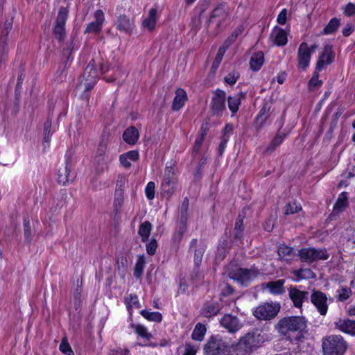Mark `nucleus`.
Wrapping results in <instances>:
<instances>
[{"label": "nucleus", "instance_id": "1", "mask_svg": "<svg viewBox=\"0 0 355 355\" xmlns=\"http://www.w3.org/2000/svg\"><path fill=\"white\" fill-rule=\"evenodd\" d=\"M306 327V320L304 317L290 316L284 317L279 320L275 328L277 331L290 340H292L291 334L296 333L295 340H299L302 336V331Z\"/></svg>", "mask_w": 355, "mask_h": 355}, {"label": "nucleus", "instance_id": "2", "mask_svg": "<svg viewBox=\"0 0 355 355\" xmlns=\"http://www.w3.org/2000/svg\"><path fill=\"white\" fill-rule=\"evenodd\" d=\"M225 272L230 279L236 281L243 286H249L251 282L261 275L259 270L254 266L250 268H241L235 262H230L227 265Z\"/></svg>", "mask_w": 355, "mask_h": 355}, {"label": "nucleus", "instance_id": "3", "mask_svg": "<svg viewBox=\"0 0 355 355\" xmlns=\"http://www.w3.org/2000/svg\"><path fill=\"white\" fill-rule=\"evenodd\" d=\"M347 349V343L340 335H330L322 340L324 355H343Z\"/></svg>", "mask_w": 355, "mask_h": 355}, {"label": "nucleus", "instance_id": "4", "mask_svg": "<svg viewBox=\"0 0 355 355\" xmlns=\"http://www.w3.org/2000/svg\"><path fill=\"white\" fill-rule=\"evenodd\" d=\"M227 348V344L220 336H211L203 347V353L204 355H223Z\"/></svg>", "mask_w": 355, "mask_h": 355}, {"label": "nucleus", "instance_id": "5", "mask_svg": "<svg viewBox=\"0 0 355 355\" xmlns=\"http://www.w3.org/2000/svg\"><path fill=\"white\" fill-rule=\"evenodd\" d=\"M281 309L278 302H266L257 306L253 314L255 318L261 320H270L274 318Z\"/></svg>", "mask_w": 355, "mask_h": 355}, {"label": "nucleus", "instance_id": "6", "mask_svg": "<svg viewBox=\"0 0 355 355\" xmlns=\"http://www.w3.org/2000/svg\"><path fill=\"white\" fill-rule=\"evenodd\" d=\"M97 79V71L95 69L94 64L90 62L85 69L83 74V80L80 82V85H83L85 88L83 95L87 101L89 99L87 92L94 87Z\"/></svg>", "mask_w": 355, "mask_h": 355}, {"label": "nucleus", "instance_id": "7", "mask_svg": "<svg viewBox=\"0 0 355 355\" xmlns=\"http://www.w3.org/2000/svg\"><path fill=\"white\" fill-rule=\"evenodd\" d=\"M298 255L302 261L309 263L318 260H327L329 258L325 249L302 248L299 250Z\"/></svg>", "mask_w": 355, "mask_h": 355}, {"label": "nucleus", "instance_id": "8", "mask_svg": "<svg viewBox=\"0 0 355 355\" xmlns=\"http://www.w3.org/2000/svg\"><path fill=\"white\" fill-rule=\"evenodd\" d=\"M69 10L66 7H60L53 27V34L57 40L62 41L65 37V24L68 18Z\"/></svg>", "mask_w": 355, "mask_h": 355}, {"label": "nucleus", "instance_id": "9", "mask_svg": "<svg viewBox=\"0 0 355 355\" xmlns=\"http://www.w3.org/2000/svg\"><path fill=\"white\" fill-rule=\"evenodd\" d=\"M226 94L224 91L216 89L211 102V111L214 115L221 116L225 110Z\"/></svg>", "mask_w": 355, "mask_h": 355}, {"label": "nucleus", "instance_id": "10", "mask_svg": "<svg viewBox=\"0 0 355 355\" xmlns=\"http://www.w3.org/2000/svg\"><path fill=\"white\" fill-rule=\"evenodd\" d=\"M229 17L230 8L225 3H222L213 10L209 22H215L217 26H220L229 19Z\"/></svg>", "mask_w": 355, "mask_h": 355}, {"label": "nucleus", "instance_id": "11", "mask_svg": "<svg viewBox=\"0 0 355 355\" xmlns=\"http://www.w3.org/2000/svg\"><path fill=\"white\" fill-rule=\"evenodd\" d=\"M310 299L320 314L325 315L328 310L327 295L320 291H313L310 295Z\"/></svg>", "mask_w": 355, "mask_h": 355}, {"label": "nucleus", "instance_id": "12", "mask_svg": "<svg viewBox=\"0 0 355 355\" xmlns=\"http://www.w3.org/2000/svg\"><path fill=\"white\" fill-rule=\"evenodd\" d=\"M12 28V19L6 20L0 35V61L2 62L8 53V35Z\"/></svg>", "mask_w": 355, "mask_h": 355}, {"label": "nucleus", "instance_id": "13", "mask_svg": "<svg viewBox=\"0 0 355 355\" xmlns=\"http://www.w3.org/2000/svg\"><path fill=\"white\" fill-rule=\"evenodd\" d=\"M288 295L293 303L294 306L301 308L304 302H308L309 293L305 291H300L296 287L291 286L288 288Z\"/></svg>", "mask_w": 355, "mask_h": 355}, {"label": "nucleus", "instance_id": "14", "mask_svg": "<svg viewBox=\"0 0 355 355\" xmlns=\"http://www.w3.org/2000/svg\"><path fill=\"white\" fill-rule=\"evenodd\" d=\"M334 58L335 54L332 46L329 44L325 45L316 63L315 68L317 71H321L326 65L331 64L334 62Z\"/></svg>", "mask_w": 355, "mask_h": 355}, {"label": "nucleus", "instance_id": "15", "mask_svg": "<svg viewBox=\"0 0 355 355\" xmlns=\"http://www.w3.org/2000/svg\"><path fill=\"white\" fill-rule=\"evenodd\" d=\"M311 57V50L309 49L307 43H301L297 51L298 67L302 70L306 69L309 65Z\"/></svg>", "mask_w": 355, "mask_h": 355}, {"label": "nucleus", "instance_id": "16", "mask_svg": "<svg viewBox=\"0 0 355 355\" xmlns=\"http://www.w3.org/2000/svg\"><path fill=\"white\" fill-rule=\"evenodd\" d=\"M222 304L216 301H206L203 303L200 313L202 316L210 318L217 315L222 309Z\"/></svg>", "mask_w": 355, "mask_h": 355}, {"label": "nucleus", "instance_id": "17", "mask_svg": "<svg viewBox=\"0 0 355 355\" xmlns=\"http://www.w3.org/2000/svg\"><path fill=\"white\" fill-rule=\"evenodd\" d=\"M94 21L89 23L85 30V33H98L101 31L102 26L105 21L104 13L101 10H97L94 12Z\"/></svg>", "mask_w": 355, "mask_h": 355}, {"label": "nucleus", "instance_id": "18", "mask_svg": "<svg viewBox=\"0 0 355 355\" xmlns=\"http://www.w3.org/2000/svg\"><path fill=\"white\" fill-rule=\"evenodd\" d=\"M176 179L174 171L172 168L166 167L164 171V180L162 182V187L164 191L171 194L174 192Z\"/></svg>", "mask_w": 355, "mask_h": 355}, {"label": "nucleus", "instance_id": "19", "mask_svg": "<svg viewBox=\"0 0 355 355\" xmlns=\"http://www.w3.org/2000/svg\"><path fill=\"white\" fill-rule=\"evenodd\" d=\"M206 245L202 242H198L196 239L191 240L189 246V250L194 252V264L196 267H199L205 253Z\"/></svg>", "mask_w": 355, "mask_h": 355}, {"label": "nucleus", "instance_id": "20", "mask_svg": "<svg viewBox=\"0 0 355 355\" xmlns=\"http://www.w3.org/2000/svg\"><path fill=\"white\" fill-rule=\"evenodd\" d=\"M220 324L230 332H236L242 327L239 320L231 314L225 315L220 320Z\"/></svg>", "mask_w": 355, "mask_h": 355}, {"label": "nucleus", "instance_id": "21", "mask_svg": "<svg viewBox=\"0 0 355 355\" xmlns=\"http://www.w3.org/2000/svg\"><path fill=\"white\" fill-rule=\"evenodd\" d=\"M115 25L116 28L127 35H130L134 28V22L125 15H120L116 22Z\"/></svg>", "mask_w": 355, "mask_h": 355}, {"label": "nucleus", "instance_id": "22", "mask_svg": "<svg viewBox=\"0 0 355 355\" xmlns=\"http://www.w3.org/2000/svg\"><path fill=\"white\" fill-rule=\"evenodd\" d=\"M334 325L338 330L352 336H355V320L348 318H340L334 322Z\"/></svg>", "mask_w": 355, "mask_h": 355}, {"label": "nucleus", "instance_id": "23", "mask_svg": "<svg viewBox=\"0 0 355 355\" xmlns=\"http://www.w3.org/2000/svg\"><path fill=\"white\" fill-rule=\"evenodd\" d=\"M258 340L254 334L248 333L242 337L239 342V347L246 352L257 347Z\"/></svg>", "mask_w": 355, "mask_h": 355}, {"label": "nucleus", "instance_id": "24", "mask_svg": "<svg viewBox=\"0 0 355 355\" xmlns=\"http://www.w3.org/2000/svg\"><path fill=\"white\" fill-rule=\"evenodd\" d=\"M187 100V95L186 92L181 88H178L175 91V96L174 97L171 108L174 111L180 110L184 105Z\"/></svg>", "mask_w": 355, "mask_h": 355}, {"label": "nucleus", "instance_id": "25", "mask_svg": "<svg viewBox=\"0 0 355 355\" xmlns=\"http://www.w3.org/2000/svg\"><path fill=\"white\" fill-rule=\"evenodd\" d=\"M71 164L70 162L69 156L67 158L66 164L64 167L60 168L58 170V182L60 184L64 185L70 180V173H71Z\"/></svg>", "mask_w": 355, "mask_h": 355}, {"label": "nucleus", "instance_id": "26", "mask_svg": "<svg viewBox=\"0 0 355 355\" xmlns=\"http://www.w3.org/2000/svg\"><path fill=\"white\" fill-rule=\"evenodd\" d=\"M187 230V218H180L177 223L176 230L173 236V241L174 243H179L183 236V234Z\"/></svg>", "mask_w": 355, "mask_h": 355}, {"label": "nucleus", "instance_id": "27", "mask_svg": "<svg viewBox=\"0 0 355 355\" xmlns=\"http://www.w3.org/2000/svg\"><path fill=\"white\" fill-rule=\"evenodd\" d=\"M139 157L137 150H130L119 156L120 164L125 168L131 166L130 161L135 162L138 160Z\"/></svg>", "mask_w": 355, "mask_h": 355}, {"label": "nucleus", "instance_id": "28", "mask_svg": "<svg viewBox=\"0 0 355 355\" xmlns=\"http://www.w3.org/2000/svg\"><path fill=\"white\" fill-rule=\"evenodd\" d=\"M139 134L137 129L134 126L128 127L123 134L124 141L129 145H135L139 139Z\"/></svg>", "mask_w": 355, "mask_h": 355}, {"label": "nucleus", "instance_id": "29", "mask_svg": "<svg viewBox=\"0 0 355 355\" xmlns=\"http://www.w3.org/2000/svg\"><path fill=\"white\" fill-rule=\"evenodd\" d=\"M272 103L271 101H265L261 110L257 116L256 120L257 122L260 123L261 126H262L268 119L269 114L272 107Z\"/></svg>", "mask_w": 355, "mask_h": 355}, {"label": "nucleus", "instance_id": "30", "mask_svg": "<svg viewBox=\"0 0 355 355\" xmlns=\"http://www.w3.org/2000/svg\"><path fill=\"white\" fill-rule=\"evenodd\" d=\"M264 62V55L262 51L254 53L250 60V69L254 71H259Z\"/></svg>", "mask_w": 355, "mask_h": 355}, {"label": "nucleus", "instance_id": "31", "mask_svg": "<svg viewBox=\"0 0 355 355\" xmlns=\"http://www.w3.org/2000/svg\"><path fill=\"white\" fill-rule=\"evenodd\" d=\"M284 279L271 281L267 283L266 287L269 289L270 293L274 295H281L285 292L284 288Z\"/></svg>", "mask_w": 355, "mask_h": 355}, {"label": "nucleus", "instance_id": "32", "mask_svg": "<svg viewBox=\"0 0 355 355\" xmlns=\"http://www.w3.org/2000/svg\"><path fill=\"white\" fill-rule=\"evenodd\" d=\"M245 218L244 214H239L238 218L236 220L235 225L233 231L234 239L236 240H241L243 236L244 225L243 218Z\"/></svg>", "mask_w": 355, "mask_h": 355}, {"label": "nucleus", "instance_id": "33", "mask_svg": "<svg viewBox=\"0 0 355 355\" xmlns=\"http://www.w3.org/2000/svg\"><path fill=\"white\" fill-rule=\"evenodd\" d=\"M348 205V194L347 192H342L334 205V211L336 213L342 212Z\"/></svg>", "mask_w": 355, "mask_h": 355}, {"label": "nucleus", "instance_id": "34", "mask_svg": "<svg viewBox=\"0 0 355 355\" xmlns=\"http://www.w3.org/2000/svg\"><path fill=\"white\" fill-rule=\"evenodd\" d=\"M206 332V326L200 322H198L192 332L191 338L194 340L202 341L204 339Z\"/></svg>", "mask_w": 355, "mask_h": 355}, {"label": "nucleus", "instance_id": "35", "mask_svg": "<svg viewBox=\"0 0 355 355\" xmlns=\"http://www.w3.org/2000/svg\"><path fill=\"white\" fill-rule=\"evenodd\" d=\"M157 20V9L155 8L149 10L148 16L143 21V26L150 31H153L155 28Z\"/></svg>", "mask_w": 355, "mask_h": 355}, {"label": "nucleus", "instance_id": "36", "mask_svg": "<svg viewBox=\"0 0 355 355\" xmlns=\"http://www.w3.org/2000/svg\"><path fill=\"white\" fill-rule=\"evenodd\" d=\"M286 137V134L284 132H281L280 131H278L270 144L268 145V146L266 149V152L268 153H272L277 146H279L282 141H284V138Z\"/></svg>", "mask_w": 355, "mask_h": 355}, {"label": "nucleus", "instance_id": "37", "mask_svg": "<svg viewBox=\"0 0 355 355\" xmlns=\"http://www.w3.org/2000/svg\"><path fill=\"white\" fill-rule=\"evenodd\" d=\"M151 229L152 225L149 221H145L139 225L138 233L141 237V241L143 242L148 240Z\"/></svg>", "mask_w": 355, "mask_h": 355}, {"label": "nucleus", "instance_id": "38", "mask_svg": "<svg viewBox=\"0 0 355 355\" xmlns=\"http://www.w3.org/2000/svg\"><path fill=\"white\" fill-rule=\"evenodd\" d=\"M340 25V20L338 18H332L322 31V34L330 35L334 33Z\"/></svg>", "mask_w": 355, "mask_h": 355}, {"label": "nucleus", "instance_id": "39", "mask_svg": "<svg viewBox=\"0 0 355 355\" xmlns=\"http://www.w3.org/2000/svg\"><path fill=\"white\" fill-rule=\"evenodd\" d=\"M275 34V44L277 46H284L287 43V34L286 31L282 28L276 31Z\"/></svg>", "mask_w": 355, "mask_h": 355}, {"label": "nucleus", "instance_id": "40", "mask_svg": "<svg viewBox=\"0 0 355 355\" xmlns=\"http://www.w3.org/2000/svg\"><path fill=\"white\" fill-rule=\"evenodd\" d=\"M319 71H317L315 69L312 78L309 80L308 83L309 90L313 91L319 88L322 85V81L319 80Z\"/></svg>", "mask_w": 355, "mask_h": 355}, {"label": "nucleus", "instance_id": "41", "mask_svg": "<svg viewBox=\"0 0 355 355\" xmlns=\"http://www.w3.org/2000/svg\"><path fill=\"white\" fill-rule=\"evenodd\" d=\"M140 313L149 321L160 322L162 320V315L159 312H150L147 310H142Z\"/></svg>", "mask_w": 355, "mask_h": 355}, {"label": "nucleus", "instance_id": "42", "mask_svg": "<svg viewBox=\"0 0 355 355\" xmlns=\"http://www.w3.org/2000/svg\"><path fill=\"white\" fill-rule=\"evenodd\" d=\"M145 259L144 256H140L135 266L134 276L136 278H139L143 274V270L145 266Z\"/></svg>", "mask_w": 355, "mask_h": 355}, {"label": "nucleus", "instance_id": "43", "mask_svg": "<svg viewBox=\"0 0 355 355\" xmlns=\"http://www.w3.org/2000/svg\"><path fill=\"white\" fill-rule=\"evenodd\" d=\"M125 302L130 314L132 309H138L140 306L138 297L136 295H130L129 297L125 299Z\"/></svg>", "mask_w": 355, "mask_h": 355}, {"label": "nucleus", "instance_id": "44", "mask_svg": "<svg viewBox=\"0 0 355 355\" xmlns=\"http://www.w3.org/2000/svg\"><path fill=\"white\" fill-rule=\"evenodd\" d=\"M228 107L232 114H235L238 110L241 103L240 98L238 96H229L227 98Z\"/></svg>", "mask_w": 355, "mask_h": 355}, {"label": "nucleus", "instance_id": "45", "mask_svg": "<svg viewBox=\"0 0 355 355\" xmlns=\"http://www.w3.org/2000/svg\"><path fill=\"white\" fill-rule=\"evenodd\" d=\"M278 255L284 259H287L293 254V249L285 245H281L278 248Z\"/></svg>", "mask_w": 355, "mask_h": 355}, {"label": "nucleus", "instance_id": "46", "mask_svg": "<svg viewBox=\"0 0 355 355\" xmlns=\"http://www.w3.org/2000/svg\"><path fill=\"white\" fill-rule=\"evenodd\" d=\"M294 274L299 279H311L315 277L314 272L309 268L296 270Z\"/></svg>", "mask_w": 355, "mask_h": 355}, {"label": "nucleus", "instance_id": "47", "mask_svg": "<svg viewBox=\"0 0 355 355\" xmlns=\"http://www.w3.org/2000/svg\"><path fill=\"white\" fill-rule=\"evenodd\" d=\"M59 348L60 350L66 355H74V353L71 349V347L69 344L67 338L66 337H64L62 339Z\"/></svg>", "mask_w": 355, "mask_h": 355}, {"label": "nucleus", "instance_id": "48", "mask_svg": "<svg viewBox=\"0 0 355 355\" xmlns=\"http://www.w3.org/2000/svg\"><path fill=\"white\" fill-rule=\"evenodd\" d=\"M302 209L300 206H297L295 202H289L284 207V213L285 215L293 214Z\"/></svg>", "mask_w": 355, "mask_h": 355}, {"label": "nucleus", "instance_id": "49", "mask_svg": "<svg viewBox=\"0 0 355 355\" xmlns=\"http://www.w3.org/2000/svg\"><path fill=\"white\" fill-rule=\"evenodd\" d=\"M338 300L344 302L347 300L352 294V290L349 288H341L337 291Z\"/></svg>", "mask_w": 355, "mask_h": 355}, {"label": "nucleus", "instance_id": "50", "mask_svg": "<svg viewBox=\"0 0 355 355\" xmlns=\"http://www.w3.org/2000/svg\"><path fill=\"white\" fill-rule=\"evenodd\" d=\"M51 123L52 119L49 116L44 124V141L46 143L50 141Z\"/></svg>", "mask_w": 355, "mask_h": 355}, {"label": "nucleus", "instance_id": "51", "mask_svg": "<svg viewBox=\"0 0 355 355\" xmlns=\"http://www.w3.org/2000/svg\"><path fill=\"white\" fill-rule=\"evenodd\" d=\"M135 329L136 333L141 337L146 338V340H150L152 337L151 334L148 332L147 329L141 324H137L135 326Z\"/></svg>", "mask_w": 355, "mask_h": 355}, {"label": "nucleus", "instance_id": "52", "mask_svg": "<svg viewBox=\"0 0 355 355\" xmlns=\"http://www.w3.org/2000/svg\"><path fill=\"white\" fill-rule=\"evenodd\" d=\"M24 236L25 239L30 242L32 239V232H31V228L30 225V220L28 218H24Z\"/></svg>", "mask_w": 355, "mask_h": 355}, {"label": "nucleus", "instance_id": "53", "mask_svg": "<svg viewBox=\"0 0 355 355\" xmlns=\"http://www.w3.org/2000/svg\"><path fill=\"white\" fill-rule=\"evenodd\" d=\"M224 53H225V50L222 47H220L218 51V53L215 57V59L212 63L211 69L213 71H215L218 69L219 64H220V62L222 61Z\"/></svg>", "mask_w": 355, "mask_h": 355}, {"label": "nucleus", "instance_id": "54", "mask_svg": "<svg viewBox=\"0 0 355 355\" xmlns=\"http://www.w3.org/2000/svg\"><path fill=\"white\" fill-rule=\"evenodd\" d=\"M189 201L188 198H185L182 201L180 210V218H187V212L189 208Z\"/></svg>", "mask_w": 355, "mask_h": 355}, {"label": "nucleus", "instance_id": "55", "mask_svg": "<svg viewBox=\"0 0 355 355\" xmlns=\"http://www.w3.org/2000/svg\"><path fill=\"white\" fill-rule=\"evenodd\" d=\"M239 77V75L238 72L232 71L231 73H229L224 78V80L227 84L232 85L236 83Z\"/></svg>", "mask_w": 355, "mask_h": 355}, {"label": "nucleus", "instance_id": "56", "mask_svg": "<svg viewBox=\"0 0 355 355\" xmlns=\"http://www.w3.org/2000/svg\"><path fill=\"white\" fill-rule=\"evenodd\" d=\"M107 142H105V141H102L100 142L99 145H98V149H97V158L98 159V161H101V160H103V156L106 152V149H107Z\"/></svg>", "mask_w": 355, "mask_h": 355}, {"label": "nucleus", "instance_id": "57", "mask_svg": "<svg viewBox=\"0 0 355 355\" xmlns=\"http://www.w3.org/2000/svg\"><path fill=\"white\" fill-rule=\"evenodd\" d=\"M157 248V242L153 239L146 244V252L150 256L154 255L156 252Z\"/></svg>", "mask_w": 355, "mask_h": 355}, {"label": "nucleus", "instance_id": "58", "mask_svg": "<svg viewBox=\"0 0 355 355\" xmlns=\"http://www.w3.org/2000/svg\"><path fill=\"white\" fill-rule=\"evenodd\" d=\"M145 191L148 199H153L155 197V183L153 182H149L146 185Z\"/></svg>", "mask_w": 355, "mask_h": 355}, {"label": "nucleus", "instance_id": "59", "mask_svg": "<svg viewBox=\"0 0 355 355\" xmlns=\"http://www.w3.org/2000/svg\"><path fill=\"white\" fill-rule=\"evenodd\" d=\"M123 202V196L122 191L116 190L115 191V198L114 201V205L115 208L117 209L120 208Z\"/></svg>", "mask_w": 355, "mask_h": 355}, {"label": "nucleus", "instance_id": "60", "mask_svg": "<svg viewBox=\"0 0 355 355\" xmlns=\"http://www.w3.org/2000/svg\"><path fill=\"white\" fill-rule=\"evenodd\" d=\"M74 46L73 40L67 43V47L63 50V55L66 56L67 62L69 60Z\"/></svg>", "mask_w": 355, "mask_h": 355}, {"label": "nucleus", "instance_id": "61", "mask_svg": "<svg viewBox=\"0 0 355 355\" xmlns=\"http://www.w3.org/2000/svg\"><path fill=\"white\" fill-rule=\"evenodd\" d=\"M204 139H202V137H197L195 141L194 146L193 147V153L195 154H198L201 148Z\"/></svg>", "mask_w": 355, "mask_h": 355}, {"label": "nucleus", "instance_id": "62", "mask_svg": "<svg viewBox=\"0 0 355 355\" xmlns=\"http://www.w3.org/2000/svg\"><path fill=\"white\" fill-rule=\"evenodd\" d=\"M344 13L347 16L355 15V4L348 3L345 8Z\"/></svg>", "mask_w": 355, "mask_h": 355}, {"label": "nucleus", "instance_id": "63", "mask_svg": "<svg viewBox=\"0 0 355 355\" xmlns=\"http://www.w3.org/2000/svg\"><path fill=\"white\" fill-rule=\"evenodd\" d=\"M234 290L233 287L229 284H225L224 287L222 288L221 295L223 297L229 296L233 294Z\"/></svg>", "mask_w": 355, "mask_h": 355}, {"label": "nucleus", "instance_id": "64", "mask_svg": "<svg viewBox=\"0 0 355 355\" xmlns=\"http://www.w3.org/2000/svg\"><path fill=\"white\" fill-rule=\"evenodd\" d=\"M198 348L190 344H186L185 351L182 355H196Z\"/></svg>", "mask_w": 355, "mask_h": 355}]
</instances>
